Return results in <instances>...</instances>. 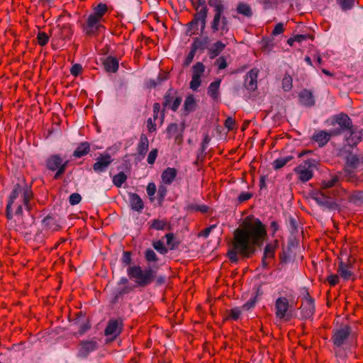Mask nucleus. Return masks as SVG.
<instances>
[{
	"label": "nucleus",
	"instance_id": "63",
	"mask_svg": "<svg viewBox=\"0 0 363 363\" xmlns=\"http://www.w3.org/2000/svg\"><path fill=\"white\" fill-rule=\"evenodd\" d=\"M252 197V194L250 192H242L238 196V201L240 203L248 201Z\"/></svg>",
	"mask_w": 363,
	"mask_h": 363
},
{
	"label": "nucleus",
	"instance_id": "16",
	"mask_svg": "<svg viewBox=\"0 0 363 363\" xmlns=\"http://www.w3.org/2000/svg\"><path fill=\"white\" fill-rule=\"evenodd\" d=\"M289 308V303L286 297H279L275 302L276 315L279 319H283L286 316Z\"/></svg>",
	"mask_w": 363,
	"mask_h": 363
},
{
	"label": "nucleus",
	"instance_id": "19",
	"mask_svg": "<svg viewBox=\"0 0 363 363\" xmlns=\"http://www.w3.org/2000/svg\"><path fill=\"white\" fill-rule=\"evenodd\" d=\"M149 148V140L146 135L142 133L140 137V141L137 145V159L142 160L144 159Z\"/></svg>",
	"mask_w": 363,
	"mask_h": 363
},
{
	"label": "nucleus",
	"instance_id": "55",
	"mask_svg": "<svg viewBox=\"0 0 363 363\" xmlns=\"http://www.w3.org/2000/svg\"><path fill=\"white\" fill-rule=\"evenodd\" d=\"M342 9L345 11L350 9L354 4V0H337Z\"/></svg>",
	"mask_w": 363,
	"mask_h": 363
},
{
	"label": "nucleus",
	"instance_id": "8",
	"mask_svg": "<svg viewBox=\"0 0 363 363\" xmlns=\"http://www.w3.org/2000/svg\"><path fill=\"white\" fill-rule=\"evenodd\" d=\"M329 125L335 126L338 125V128H333L332 130H337L340 132V135L343 131L351 130L352 128V122L350 118L345 113H340L333 116L328 121Z\"/></svg>",
	"mask_w": 363,
	"mask_h": 363
},
{
	"label": "nucleus",
	"instance_id": "15",
	"mask_svg": "<svg viewBox=\"0 0 363 363\" xmlns=\"http://www.w3.org/2000/svg\"><path fill=\"white\" fill-rule=\"evenodd\" d=\"M315 303L314 299L308 293L304 297L301 306V312L304 318H310L314 313Z\"/></svg>",
	"mask_w": 363,
	"mask_h": 363
},
{
	"label": "nucleus",
	"instance_id": "21",
	"mask_svg": "<svg viewBox=\"0 0 363 363\" xmlns=\"http://www.w3.org/2000/svg\"><path fill=\"white\" fill-rule=\"evenodd\" d=\"M259 70L256 68L251 69L245 79V86L250 91H255L257 89V79Z\"/></svg>",
	"mask_w": 363,
	"mask_h": 363
},
{
	"label": "nucleus",
	"instance_id": "57",
	"mask_svg": "<svg viewBox=\"0 0 363 363\" xmlns=\"http://www.w3.org/2000/svg\"><path fill=\"white\" fill-rule=\"evenodd\" d=\"M201 77L197 76H192V79L190 82V88L193 90H196L201 85Z\"/></svg>",
	"mask_w": 363,
	"mask_h": 363
},
{
	"label": "nucleus",
	"instance_id": "60",
	"mask_svg": "<svg viewBox=\"0 0 363 363\" xmlns=\"http://www.w3.org/2000/svg\"><path fill=\"white\" fill-rule=\"evenodd\" d=\"M82 70V66L80 64H74L70 69V72L72 75L77 77L78 76Z\"/></svg>",
	"mask_w": 363,
	"mask_h": 363
},
{
	"label": "nucleus",
	"instance_id": "10",
	"mask_svg": "<svg viewBox=\"0 0 363 363\" xmlns=\"http://www.w3.org/2000/svg\"><path fill=\"white\" fill-rule=\"evenodd\" d=\"M21 192V186L19 184H16L9 196L6 206V217L8 220H12L13 218V205L17 202L16 199L18 198Z\"/></svg>",
	"mask_w": 363,
	"mask_h": 363
},
{
	"label": "nucleus",
	"instance_id": "47",
	"mask_svg": "<svg viewBox=\"0 0 363 363\" xmlns=\"http://www.w3.org/2000/svg\"><path fill=\"white\" fill-rule=\"evenodd\" d=\"M153 247L160 254L164 255L167 252V249L162 240H157L152 242Z\"/></svg>",
	"mask_w": 363,
	"mask_h": 363
},
{
	"label": "nucleus",
	"instance_id": "6",
	"mask_svg": "<svg viewBox=\"0 0 363 363\" xmlns=\"http://www.w3.org/2000/svg\"><path fill=\"white\" fill-rule=\"evenodd\" d=\"M316 167V161L313 159H308L298 165L294 169V172L301 182H306L313 177V170Z\"/></svg>",
	"mask_w": 363,
	"mask_h": 363
},
{
	"label": "nucleus",
	"instance_id": "5",
	"mask_svg": "<svg viewBox=\"0 0 363 363\" xmlns=\"http://www.w3.org/2000/svg\"><path fill=\"white\" fill-rule=\"evenodd\" d=\"M68 163L69 161L64 160L59 154L51 155L45 160L47 169L56 172L54 175L55 179H58L65 172Z\"/></svg>",
	"mask_w": 363,
	"mask_h": 363
},
{
	"label": "nucleus",
	"instance_id": "44",
	"mask_svg": "<svg viewBox=\"0 0 363 363\" xmlns=\"http://www.w3.org/2000/svg\"><path fill=\"white\" fill-rule=\"evenodd\" d=\"M277 241H275V245L272 243L267 244L264 247V256L265 257L273 258L274 257V251Z\"/></svg>",
	"mask_w": 363,
	"mask_h": 363
},
{
	"label": "nucleus",
	"instance_id": "35",
	"mask_svg": "<svg viewBox=\"0 0 363 363\" xmlns=\"http://www.w3.org/2000/svg\"><path fill=\"white\" fill-rule=\"evenodd\" d=\"M294 159V157L291 155L286 156L285 157H280L275 160L273 163V168L275 170L279 169L284 167L288 162Z\"/></svg>",
	"mask_w": 363,
	"mask_h": 363
},
{
	"label": "nucleus",
	"instance_id": "52",
	"mask_svg": "<svg viewBox=\"0 0 363 363\" xmlns=\"http://www.w3.org/2000/svg\"><path fill=\"white\" fill-rule=\"evenodd\" d=\"M215 228V225H211L208 228H206L204 230H201L200 233H199L197 235H195L194 233H191V235L194 238L195 237H203L207 238L210 233L211 232L212 229Z\"/></svg>",
	"mask_w": 363,
	"mask_h": 363
},
{
	"label": "nucleus",
	"instance_id": "40",
	"mask_svg": "<svg viewBox=\"0 0 363 363\" xmlns=\"http://www.w3.org/2000/svg\"><path fill=\"white\" fill-rule=\"evenodd\" d=\"M186 210L189 212L199 211L206 213L208 211L209 207L206 205L191 204L186 206Z\"/></svg>",
	"mask_w": 363,
	"mask_h": 363
},
{
	"label": "nucleus",
	"instance_id": "41",
	"mask_svg": "<svg viewBox=\"0 0 363 363\" xmlns=\"http://www.w3.org/2000/svg\"><path fill=\"white\" fill-rule=\"evenodd\" d=\"M127 179V176L123 172H120L113 177V183L117 187H121Z\"/></svg>",
	"mask_w": 363,
	"mask_h": 363
},
{
	"label": "nucleus",
	"instance_id": "48",
	"mask_svg": "<svg viewBox=\"0 0 363 363\" xmlns=\"http://www.w3.org/2000/svg\"><path fill=\"white\" fill-rule=\"evenodd\" d=\"M145 257L149 262L157 261V256L155 251L150 248H148L145 252Z\"/></svg>",
	"mask_w": 363,
	"mask_h": 363
},
{
	"label": "nucleus",
	"instance_id": "42",
	"mask_svg": "<svg viewBox=\"0 0 363 363\" xmlns=\"http://www.w3.org/2000/svg\"><path fill=\"white\" fill-rule=\"evenodd\" d=\"M338 182L339 177L337 176H333L330 179L323 181L322 183V190L326 191L328 189L335 186Z\"/></svg>",
	"mask_w": 363,
	"mask_h": 363
},
{
	"label": "nucleus",
	"instance_id": "13",
	"mask_svg": "<svg viewBox=\"0 0 363 363\" xmlns=\"http://www.w3.org/2000/svg\"><path fill=\"white\" fill-rule=\"evenodd\" d=\"M123 323L121 320L111 319L108 321L104 330L106 336H111L109 341L115 340L122 331Z\"/></svg>",
	"mask_w": 363,
	"mask_h": 363
},
{
	"label": "nucleus",
	"instance_id": "34",
	"mask_svg": "<svg viewBox=\"0 0 363 363\" xmlns=\"http://www.w3.org/2000/svg\"><path fill=\"white\" fill-rule=\"evenodd\" d=\"M23 192V199L21 201V203L24 205L26 209L29 211L31 208L30 201L33 196V193L28 188L22 189Z\"/></svg>",
	"mask_w": 363,
	"mask_h": 363
},
{
	"label": "nucleus",
	"instance_id": "27",
	"mask_svg": "<svg viewBox=\"0 0 363 363\" xmlns=\"http://www.w3.org/2000/svg\"><path fill=\"white\" fill-rule=\"evenodd\" d=\"M89 150L90 144L88 142H82L77 145L72 155L75 158H80L88 154Z\"/></svg>",
	"mask_w": 363,
	"mask_h": 363
},
{
	"label": "nucleus",
	"instance_id": "14",
	"mask_svg": "<svg viewBox=\"0 0 363 363\" xmlns=\"http://www.w3.org/2000/svg\"><path fill=\"white\" fill-rule=\"evenodd\" d=\"M112 162L113 160L109 154L100 155L93 165V170L97 174L105 172Z\"/></svg>",
	"mask_w": 363,
	"mask_h": 363
},
{
	"label": "nucleus",
	"instance_id": "62",
	"mask_svg": "<svg viewBox=\"0 0 363 363\" xmlns=\"http://www.w3.org/2000/svg\"><path fill=\"white\" fill-rule=\"evenodd\" d=\"M339 276L337 274H330L328 276L326 280L330 286H335L339 282Z\"/></svg>",
	"mask_w": 363,
	"mask_h": 363
},
{
	"label": "nucleus",
	"instance_id": "45",
	"mask_svg": "<svg viewBox=\"0 0 363 363\" xmlns=\"http://www.w3.org/2000/svg\"><path fill=\"white\" fill-rule=\"evenodd\" d=\"M121 261L123 266H133L132 264V252L129 251H123Z\"/></svg>",
	"mask_w": 363,
	"mask_h": 363
},
{
	"label": "nucleus",
	"instance_id": "1",
	"mask_svg": "<svg viewBox=\"0 0 363 363\" xmlns=\"http://www.w3.org/2000/svg\"><path fill=\"white\" fill-rule=\"evenodd\" d=\"M266 226L256 218L252 222L244 221L236 228L227 256L231 263H238L240 259L251 257L257 247L262 245L267 237Z\"/></svg>",
	"mask_w": 363,
	"mask_h": 363
},
{
	"label": "nucleus",
	"instance_id": "58",
	"mask_svg": "<svg viewBox=\"0 0 363 363\" xmlns=\"http://www.w3.org/2000/svg\"><path fill=\"white\" fill-rule=\"evenodd\" d=\"M206 48V43L203 42L199 38H196L194 41L191 48H193L194 50H197L198 49L203 50Z\"/></svg>",
	"mask_w": 363,
	"mask_h": 363
},
{
	"label": "nucleus",
	"instance_id": "59",
	"mask_svg": "<svg viewBox=\"0 0 363 363\" xmlns=\"http://www.w3.org/2000/svg\"><path fill=\"white\" fill-rule=\"evenodd\" d=\"M172 5V9H174V16L172 17V18L173 20L175 21V23H174V26H179V25L181 24V22L179 21V14L180 13V11H182L180 9H177V7H175L172 4H171Z\"/></svg>",
	"mask_w": 363,
	"mask_h": 363
},
{
	"label": "nucleus",
	"instance_id": "4",
	"mask_svg": "<svg viewBox=\"0 0 363 363\" xmlns=\"http://www.w3.org/2000/svg\"><path fill=\"white\" fill-rule=\"evenodd\" d=\"M196 9L197 12L194 19L186 24L187 28L186 34L189 36L199 34V30L202 33L206 26V19L208 12L207 8H201L200 11H198V8H196Z\"/></svg>",
	"mask_w": 363,
	"mask_h": 363
},
{
	"label": "nucleus",
	"instance_id": "7",
	"mask_svg": "<svg viewBox=\"0 0 363 363\" xmlns=\"http://www.w3.org/2000/svg\"><path fill=\"white\" fill-rule=\"evenodd\" d=\"M99 344L96 337L88 340H82L79 343V347L76 357L80 360L86 359L91 353L96 351Z\"/></svg>",
	"mask_w": 363,
	"mask_h": 363
},
{
	"label": "nucleus",
	"instance_id": "64",
	"mask_svg": "<svg viewBox=\"0 0 363 363\" xmlns=\"http://www.w3.org/2000/svg\"><path fill=\"white\" fill-rule=\"evenodd\" d=\"M284 23H279L275 26L272 34L273 35H277L282 33L284 32Z\"/></svg>",
	"mask_w": 363,
	"mask_h": 363
},
{
	"label": "nucleus",
	"instance_id": "37",
	"mask_svg": "<svg viewBox=\"0 0 363 363\" xmlns=\"http://www.w3.org/2000/svg\"><path fill=\"white\" fill-rule=\"evenodd\" d=\"M73 33L69 24H63L60 26V35L62 39H69Z\"/></svg>",
	"mask_w": 363,
	"mask_h": 363
},
{
	"label": "nucleus",
	"instance_id": "12",
	"mask_svg": "<svg viewBox=\"0 0 363 363\" xmlns=\"http://www.w3.org/2000/svg\"><path fill=\"white\" fill-rule=\"evenodd\" d=\"M338 135H340V132L332 130V129L328 131L317 130L313 133L312 140L317 143L319 147H323L330 141L332 137Z\"/></svg>",
	"mask_w": 363,
	"mask_h": 363
},
{
	"label": "nucleus",
	"instance_id": "24",
	"mask_svg": "<svg viewBox=\"0 0 363 363\" xmlns=\"http://www.w3.org/2000/svg\"><path fill=\"white\" fill-rule=\"evenodd\" d=\"M134 287V286L131 285L116 286L113 292L114 302L117 301L124 295L130 294L133 291Z\"/></svg>",
	"mask_w": 363,
	"mask_h": 363
},
{
	"label": "nucleus",
	"instance_id": "29",
	"mask_svg": "<svg viewBox=\"0 0 363 363\" xmlns=\"http://www.w3.org/2000/svg\"><path fill=\"white\" fill-rule=\"evenodd\" d=\"M198 108V104L193 95L188 96L184 101V111L186 113L194 112Z\"/></svg>",
	"mask_w": 363,
	"mask_h": 363
},
{
	"label": "nucleus",
	"instance_id": "28",
	"mask_svg": "<svg viewBox=\"0 0 363 363\" xmlns=\"http://www.w3.org/2000/svg\"><path fill=\"white\" fill-rule=\"evenodd\" d=\"M177 171L174 168L168 167L162 173V179L165 184H170L176 178Z\"/></svg>",
	"mask_w": 363,
	"mask_h": 363
},
{
	"label": "nucleus",
	"instance_id": "61",
	"mask_svg": "<svg viewBox=\"0 0 363 363\" xmlns=\"http://www.w3.org/2000/svg\"><path fill=\"white\" fill-rule=\"evenodd\" d=\"M91 328V325L89 321H86V323H83L79 326V329L78 331V334L79 335H83L87 330H89Z\"/></svg>",
	"mask_w": 363,
	"mask_h": 363
},
{
	"label": "nucleus",
	"instance_id": "36",
	"mask_svg": "<svg viewBox=\"0 0 363 363\" xmlns=\"http://www.w3.org/2000/svg\"><path fill=\"white\" fill-rule=\"evenodd\" d=\"M43 224L48 229H50L52 230H57L59 228V225H57L55 219L50 216H48L43 218Z\"/></svg>",
	"mask_w": 363,
	"mask_h": 363
},
{
	"label": "nucleus",
	"instance_id": "2",
	"mask_svg": "<svg viewBox=\"0 0 363 363\" xmlns=\"http://www.w3.org/2000/svg\"><path fill=\"white\" fill-rule=\"evenodd\" d=\"M354 337L352 328L349 325H342L333 330L331 341L337 357L345 359L347 356L345 349Z\"/></svg>",
	"mask_w": 363,
	"mask_h": 363
},
{
	"label": "nucleus",
	"instance_id": "20",
	"mask_svg": "<svg viewBox=\"0 0 363 363\" xmlns=\"http://www.w3.org/2000/svg\"><path fill=\"white\" fill-rule=\"evenodd\" d=\"M128 196L130 208L134 211L141 213L144 208V203L140 196L133 192H129Z\"/></svg>",
	"mask_w": 363,
	"mask_h": 363
},
{
	"label": "nucleus",
	"instance_id": "33",
	"mask_svg": "<svg viewBox=\"0 0 363 363\" xmlns=\"http://www.w3.org/2000/svg\"><path fill=\"white\" fill-rule=\"evenodd\" d=\"M220 80L218 79L211 82L208 88V94L213 99H217L219 96V87Z\"/></svg>",
	"mask_w": 363,
	"mask_h": 363
},
{
	"label": "nucleus",
	"instance_id": "9",
	"mask_svg": "<svg viewBox=\"0 0 363 363\" xmlns=\"http://www.w3.org/2000/svg\"><path fill=\"white\" fill-rule=\"evenodd\" d=\"M181 101L182 99L178 92L171 88L168 89L164 96L162 106L164 109H170L172 111H176L179 108Z\"/></svg>",
	"mask_w": 363,
	"mask_h": 363
},
{
	"label": "nucleus",
	"instance_id": "25",
	"mask_svg": "<svg viewBox=\"0 0 363 363\" xmlns=\"http://www.w3.org/2000/svg\"><path fill=\"white\" fill-rule=\"evenodd\" d=\"M300 102L306 106H312L315 104V99L311 91L303 89L298 94Z\"/></svg>",
	"mask_w": 363,
	"mask_h": 363
},
{
	"label": "nucleus",
	"instance_id": "53",
	"mask_svg": "<svg viewBox=\"0 0 363 363\" xmlns=\"http://www.w3.org/2000/svg\"><path fill=\"white\" fill-rule=\"evenodd\" d=\"M82 196L78 193H73L69 197V202L72 206H75L80 203Z\"/></svg>",
	"mask_w": 363,
	"mask_h": 363
},
{
	"label": "nucleus",
	"instance_id": "50",
	"mask_svg": "<svg viewBox=\"0 0 363 363\" xmlns=\"http://www.w3.org/2000/svg\"><path fill=\"white\" fill-rule=\"evenodd\" d=\"M37 39L38 44L40 46H44L48 43L49 40V36L44 32H39L37 35Z\"/></svg>",
	"mask_w": 363,
	"mask_h": 363
},
{
	"label": "nucleus",
	"instance_id": "46",
	"mask_svg": "<svg viewBox=\"0 0 363 363\" xmlns=\"http://www.w3.org/2000/svg\"><path fill=\"white\" fill-rule=\"evenodd\" d=\"M228 316L226 318L227 320L231 319L233 320H237L240 315H241V310L239 308H233L230 309V311H227Z\"/></svg>",
	"mask_w": 363,
	"mask_h": 363
},
{
	"label": "nucleus",
	"instance_id": "51",
	"mask_svg": "<svg viewBox=\"0 0 363 363\" xmlns=\"http://www.w3.org/2000/svg\"><path fill=\"white\" fill-rule=\"evenodd\" d=\"M351 132V134L350 137L347 138V143L350 146H354L357 145L359 142L361 140V138L357 136L356 134H354L353 132Z\"/></svg>",
	"mask_w": 363,
	"mask_h": 363
},
{
	"label": "nucleus",
	"instance_id": "22",
	"mask_svg": "<svg viewBox=\"0 0 363 363\" xmlns=\"http://www.w3.org/2000/svg\"><path fill=\"white\" fill-rule=\"evenodd\" d=\"M352 264L351 263H345L340 261L338 265L337 272L344 280L350 279H354V275L351 271Z\"/></svg>",
	"mask_w": 363,
	"mask_h": 363
},
{
	"label": "nucleus",
	"instance_id": "31",
	"mask_svg": "<svg viewBox=\"0 0 363 363\" xmlns=\"http://www.w3.org/2000/svg\"><path fill=\"white\" fill-rule=\"evenodd\" d=\"M23 206H24V205L21 202L15 203V204L13 205V208H15L16 210H15L14 213L13 212V214L15 215L16 216H17L18 218H20V217L21 218L22 221L18 225L20 228L21 229H26V228H28V225L26 223H25L23 220Z\"/></svg>",
	"mask_w": 363,
	"mask_h": 363
},
{
	"label": "nucleus",
	"instance_id": "11",
	"mask_svg": "<svg viewBox=\"0 0 363 363\" xmlns=\"http://www.w3.org/2000/svg\"><path fill=\"white\" fill-rule=\"evenodd\" d=\"M86 35L91 36L96 35L104 26L101 24V20L89 15L87 17L86 23L82 26Z\"/></svg>",
	"mask_w": 363,
	"mask_h": 363
},
{
	"label": "nucleus",
	"instance_id": "56",
	"mask_svg": "<svg viewBox=\"0 0 363 363\" xmlns=\"http://www.w3.org/2000/svg\"><path fill=\"white\" fill-rule=\"evenodd\" d=\"M229 28H228V23L226 17L223 16L221 19V23L220 25V30L221 35H224L228 33Z\"/></svg>",
	"mask_w": 363,
	"mask_h": 363
},
{
	"label": "nucleus",
	"instance_id": "32",
	"mask_svg": "<svg viewBox=\"0 0 363 363\" xmlns=\"http://www.w3.org/2000/svg\"><path fill=\"white\" fill-rule=\"evenodd\" d=\"M225 48V44L221 41H217L214 43L212 47L208 50V55L210 58L213 59L217 57Z\"/></svg>",
	"mask_w": 363,
	"mask_h": 363
},
{
	"label": "nucleus",
	"instance_id": "43",
	"mask_svg": "<svg viewBox=\"0 0 363 363\" xmlns=\"http://www.w3.org/2000/svg\"><path fill=\"white\" fill-rule=\"evenodd\" d=\"M293 79L291 75L286 74L282 79V88L284 91H289L292 89Z\"/></svg>",
	"mask_w": 363,
	"mask_h": 363
},
{
	"label": "nucleus",
	"instance_id": "18",
	"mask_svg": "<svg viewBox=\"0 0 363 363\" xmlns=\"http://www.w3.org/2000/svg\"><path fill=\"white\" fill-rule=\"evenodd\" d=\"M359 163V158L352 154H350L346 157V167L345 168V172L348 174V180L352 181L353 178L354 177V174L352 171V169L357 167L358 164Z\"/></svg>",
	"mask_w": 363,
	"mask_h": 363
},
{
	"label": "nucleus",
	"instance_id": "17",
	"mask_svg": "<svg viewBox=\"0 0 363 363\" xmlns=\"http://www.w3.org/2000/svg\"><path fill=\"white\" fill-rule=\"evenodd\" d=\"M314 199L318 204L328 209H333L336 207L335 202L329 196H326V191H321L317 194Z\"/></svg>",
	"mask_w": 363,
	"mask_h": 363
},
{
	"label": "nucleus",
	"instance_id": "3",
	"mask_svg": "<svg viewBox=\"0 0 363 363\" xmlns=\"http://www.w3.org/2000/svg\"><path fill=\"white\" fill-rule=\"evenodd\" d=\"M158 267L155 264L143 269L140 266L133 264L127 268V275L135 282V287L145 288L150 285L156 277Z\"/></svg>",
	"mask_w": 363,
	"mask_h": 363
},
{
	"label": "nucleus",
	"instance_id": "23",
	"mask_svg": "<svg viewBox=\"0 0 363 363\" xmlns=\"http://www.w3.org/2000/svg\"><path fill=\"white\" fill-rule=\"evenodd\" d=\"M208 4L214 8L213 27L215 29H217L218 22L220 21V16L224 10L223 5L218 0H208Z\"/></svg>",
	"mask_w": 363,
	"mask_h": 363
},
{
	"label": "nucleus",
	"instance_id": "26",
	"mask_svg": "<svg viewBox=\"0 0 363 363\" xmlns=\"http://www.w3.org/2000/svg\"><path fill=\"white\" fill-rule=\"evenodd\" d=\"M104 66L106 72L116 73L119 67V62L116 57L108 56L104 61Z\"/></svg>",
	"mask_w": 363,
	"mask_h": 363
},
{
	"label": "nucleus",
	"instance_id": "30",
	"mask_svg": "<svg viewBox=\"0 0 363 363\" xmlns=\"http://www.w3.org/2000/svg\"><path fill=\"white\" fill-rule=\"evenodd\" d=\"M148 224H150V228L156 230H164L169 229V223L163 219H153L150 220Z\"/></svg>",
	"mask_w": 363,
	"mask_h": 363
},
{
	"label": "nucleus",
	"instance_id": "39",
	"mask_svg": "<svg viewBox=\"0 0 363 363\" xmlns=\"http://www.w3.org/2000/svg\"><path fill=\"white\" fill-rule=\"evenodd\" d=\"M237 11L240 14H242L246 17H251L252 11L250 5L245 3H240L237 6Z\"/></svg>",
	"mask_w": 363,
	"mask_h": 363
},
{
	"label": "nucleus",
	"instance_id": "54",
	"mask_svg": "<svg viewBox=\"0 0 363 363\" xmlns=\"http://www.w3.org/2000/svg\"><path fill=\"white\" fill-rule=\"evenodd\" d=\"M157 154H158V150L156 148L152 149L149 152V154L147 155V163L150 164H153L155 162L157 157Z\"/></svg>",
	"mask_w": 363,
	"mask_h": 363
},
{
	"label": "nucleus",
	"instance_id": "38",
	"mask_svg": "<svg viewBox=\"0 0 363 363\" xmlns=\"http://www.w3.org/2000/svg\"><path fill=\"white\" fill-rule=\"evenodd\" d=\"M107 9V6L105 4L100 3L94 9V12L90 15L101 20L102 16L106 12Z\"/></svg>",
	"mask_w": 363,
	"mask_h": 363
},
{
	"label": "nucleus",
	"instance_id": "49",
	"mask_svg": "<svg viewBox=\"0 0 363 363\" xmlns=\"http://www.w3.org/2000/svg\"><path fill=\"white\" fill-rule=\"evenodd\" d=\"M205 70V67L201 62H197L193 67V76L201 77Z\"/></svg>",
	"mask_w": 363,
	"mask_h": 363
}]
</instances>
